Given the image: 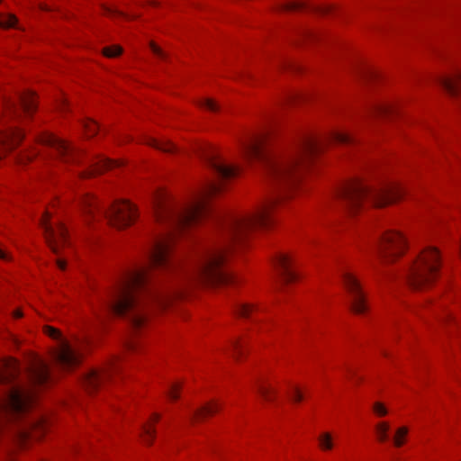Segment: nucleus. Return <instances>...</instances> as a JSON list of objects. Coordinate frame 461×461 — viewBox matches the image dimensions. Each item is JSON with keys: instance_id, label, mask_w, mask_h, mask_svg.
<instances>
[{"instance_id": "obj_1", "label": "nucleus", "mask_w": 461, "mask_h": 461, "mask_svg": "<svg viewBox=\"0 0 461 461\" xmlns=\"http://www.w3.org/2000/svg\"><path fill=\"white\" fill-rule=\"evenodd\" d=\"M217 183L209 182L190 201L179 203L166 193L156 194L154 211L164 231L152 239L147 252L148 264L124 271L115 281L104 302L108 313L124 317L134 328H141L147 321V305L155 303L166 305L178 294L176 291H162L153 283L155 270H174L177 262L172 255L176 233L200 224L211 216L208 198L220 192Z\"/></svg>"}, {"instance_id": "obj_2", "label": "nucleus", "mask_w": 461, "mask_h": 461, "mask_svg": "<svg viewBox=\"0 0 461 461\" xmlns=\"http://www.w3.org/2000/svg\"><path fill=\"white\" fill-rule=\"evenodd\" d=\"M285 196L286 194L281 193L276 194L252 213L217 216L216 220L222 229V240L203 248L199 253L194 270L186 274V276L194 281L213 285L233 282V276L223 267L226 251L230 244L242 240L255 229L271 226L274 222L273 212Z\"/></svg>"}, {"instance_id": "obj_3", "label": "nucleus", "mask_w": 461, "mask_h": 461, "mask_svg": "<svg viewBox=\"0 0 461 461\" xmlns=\"http://www.w3.org/2000/svg\"><path fill=\"white\" fill-rule=\"evenodd\" d=\"M267 138L266 131L249 136L244 143V156L249 161L259 162L270 181L285 186L297 183L303 168L324 146L332 142H353L349 134L332 131L323 136H303L293 150L276 152L268 149Z\"/></svg>"}, {"instance_id": "obj_4", "label": "nucleus", "mask_w": 461, "mask_h": 461, "mask_svg": "<svg viewBox=\"0 0 461 461\" xmlns=\"http://www.w3.org/2000/svg\"><path fill=\"white\" fill-rule=\"evenodd\" d=\"M20 366L14 358L0 361V384L8 386L0 399V416L18 415L25 412L34 401L32 386L43 385L50 380L49 367L38 356H32L27 367L29 384H20L16 379Z\"/></svg>"}, {"instance_id": "obj_5", "label": "nucleus", "mask_w": 461, "mask_h": 461, "mask_svg": "<svg viewBox=\"0 0 461 461\" xmlns=\"http://www.w3.org/2000/svg\"><path fill=\"white\" fill-rule=\"evenodd\" d=\"M404 194L397 183L374 187L359 179L347 182L338 190V198L350 213H356L368 205L382 207L396 202Z\"/></svg>"}, {"instance_id": "obj_6", "label": "nucleus", "mask_w": 461, "mask_h": 461, "mask_svg": "<svg viewBox=\"0 0 461 461\" xmlns=\"http://www.w3.org/2000/svg\"><path fill=\"white\" fill-rule=\"evenodd\" d=\"M80 203L86 221L104 215L111 225L122 229L131 225L136 219L134 205L126 201L113 203L109 210H101L95 198L90 194H84Z\"/></svg>"}, {"instance_id": "obj_7", "label": "nucleus", "mask_w": 461, "mask_h": 461, "mask_svg": "<svg viewBox=\"0 0 461 461\" xmlns=\"http://www.w3.org/2000/svg\"><path fill=\"white\" fill-rule=\"evenodd\" d=\"M440 267L438 250L429 248L423 250L416 261L406 272V279L414 289H421L429 285L437 277Z\"/></svg>"}, {"instance_id": "obj_8", "label": "nucleus", "mask_w": 461, "mask_h": 461, "mask_svg": "<svg viewBox=\"0 0 461 461\" xmlns=\"http://www.w3.org/2000/svg\"><path fill=\"white\" fill-rule=\"evenodd\" d=\"M44 333L50 338L59 341L54 353L57 365L62 368L69 369L79 364L81 347L86 342L77 341V345L74 346L62 336L58 329L48 325L44 327Z\"/></svg>"}, {"instance_id": "obj_9", "label": "nucleus", "mask_w": 461, "mask_h": 461, "mask_svg": "<svg viewBox=\"0 0 461 461\" xmlns=\"http://www.w3.org/2000/svg\"><path fill=\"white\" fill-rule=\"evenodd\" d=\"M39 141L53 149L55 158L65 164L80 162V151L72 144L50 133L45 132L39 136Z\"/></svg>"}, {"instance_id": "obj_10", "label": "nucleus", "mask_w": 461, "mask_h": 461, "mask_svg": "<svg viewBox=\"0 0 461 461\" xmlns=\"http://www.w3.org/2000/svg\"><path fill=\"white\" fill-rule=\"evenodd\" d=\"M406 247L405 238L399 232L383 234L377 246V253L384 259H393L402 255Z\"/></svg>"}, {"instance_id": "obj_11", "label": "nucleus", "mask_w": 461, "mask_h": 461, "mask_svg": "<svg viewBox=\"0 0 461 461\" xmlns=\"http://www.w3.org/2000/svg\"><path fill=\"white\" fill-rule=\"evenodd\" d=\"M36 108L34 94L31 91L19 93L15 100H5V116L8 118H18L22 113L30 114Z\"/></svg>"}, {"instance_id": "obj_12", "label": "nucleus", "mask_w": 461, "mask_h": 461, "mask_svg": "<svg viewBox=\"0 0 461 461\" xmlns=\"http://www.w3.org/2000/svg\"><path fill=\"white\" fill-rule=\"evenodd\" d=\"M50 216L45 214L41 219V227L44 230L46 241L55 254H59L60 248L68 244V231L63 223L59 222L57 227H53L49 222Z\"/></svg>"}, {"instance_id": "obj_13", "label": "nucleus", "mask_w": 461, "mask_h": 461, "mask_svg": "<svg viewBox=\"0 0 461 461\" xmlns=\"http://www.w3.org/2000/svg\"><path fill=\"white\" fill-rule=\"evenodd\" d=\"M343 282L350 294V309L356 314L366 312L368 306L366 296L357 277L350 273L343 274Z\"/></svg>"}, {"instance_id": "obj_14", "label": "nucleus", "mask_w": 461, "mask_h": 461, "mask_svg": "<svg viewBox=\"0 0 461 461\" xmlns=\"http://www.w3.org/2000/svg\"><path fill=\"white\" fill-rule=\"evenodd\" d=\"M203 159L207 167L221 179H230L239 174L240 169L238 167L226 164L214 150L204 151L203 153Z\"/></svg>"}, {"instance_id": "obj_15", "label": "nucleus", "mask_w": 461, "mask_h": 461, "mask_svg": "<svg viewBox=\"0 0 461 461\" xmlns=\"http://www.w3.org/2000/svg\"><path fill=\"white\" fill-rule=\"evenodd\" d=\"M117 370L118 366L116 361H111L100 369H92L84 375L85 386L87 390L94 391L108 380L112 374L117 372Z\"/></svg>"}, {"instance_id": "obj_16", "label": "nucleus", "mask_w": 461, "mask_h": 461, "mask_svg": "<svg viewBox=\"0 0 461 461\" xmlns=\"http://www.w3.org/2000/svg\"><path fill=\"white\" fill-rule=\"evenodd\" d=\"M276 265L280 272L284 283L289 284L297 279V274L293 270V260L286 254H278L276 258Z\"/></svg>"}, {"instance_id": "obj_17", "label": "nucleus", "mask_w": 461, "mask_h": 461, "mask_svg": "<svg viewBox=\"0 0 461 461\" xmlns=\"http://www.w3.org/2000/svg\"><path fill=\"white\" fill-rule=\"evenodd\" d=\"M119 166H121V162L119 161L111 160L105 158H98L91 164L90 168L82 172L80 176L81 177H89L95 174H99L104 170Z\"/></svg>"}, {"instance_id": "obj_18", "label": "nucleus", "mask_w": 461, "mask_h": 461, "mask_svg": "<svg viewBox=\"0 0 461 461\" xmlns=\"http://www.w3.org/2000/svg\"><path fill=\"white\" fill-rule=\"evenodd\" d=\"M441 86L452 96H457L460 93L459 84L461 82V72H457L454 77H442L438 79Z\"/></svg>"}, {"instance_id": "obj_19", "label": "nucleus", "mask_w": 461, "mask_h": 461, "mask_svg": "<svg viewBox=\"0 0 461 461\" xmlns=\"http://www.w3.org/2000/svg\"><path fill=\"white\" fill-rule=\"evenodd\" d=\"M31 426L33 431H23L20 434L22 441H25L30 437H39V434L46 429L47 421L43 418H41L38 420L33 421Z\"/></svg>"}, {"instance_id": "obj_20", "label": "nucleus", "mask_w": 461, "mask_h": 461, "mask_svg": "<svg viewBox=\"0 0 461 461\" xmlns=\"http://www.w3.org/2000/svg\"><path fill=\"white\" fill-rule=\"evenodd\" d=\"M147 143L163 152L173 153L176 151V147L167 140L149 138Z\"/></svg>"}, {"instance_id": "obj_21", "label": "nucleus", "mask_w": 461, "mask_h": 461, "mask_svg": "<svg viewBox=\"0 0 461 461\" xmlns=\"http://www.w3.org/2000/svg\"><path fill=\"white\" fill-rule=\"evenodd\" d=\"M160 416L159 414L158 413H154L152 415V418L150 420V421L147 424H144L142 426V432H141V435L143 437V439L144 441L147 443V444H150L154 438V436H155V430L153 429V422H156L159 420Z\"/></svg>"}, {"instance_id": "obj_22", "label": "nucleus", "mask_w": 461, "mask_h": 461, "mask_svg": "<svg viewBox=\"0 0 461 461\" xmlns=\"http://www.w3.org/2000/svg\"><path fill=\"white\" fill-rule=\"evenodd\" d=\"M218 409H219V406L216 403H208V404L195 410L191 414V420H201L207 415H212V414L215 413L218 411Z\"/></svg>"}, {"instance_id": "obj_23", "label": "nucleus", "mask_w": 461, "mask_h": 461, "mask_svg": "<svg viewBox=\"0 0 461 461\" xmlns=\"http://www.w3.org/2000/svg\"><path fill=\"white\" fill-rule=\"evenodd\" d=\"M257 390L266 402H273L276 395V391L270 385L259 384Z\"/></svg>"}, {"instance_id": "obj_24", "label": "nucleus", "mask_w": 461, "mask_h": 461, "mask_svg": "<svg viewBox=\"0 0 461 461\" xmlns=\"http://www.w3.org/2000/svg\"><path fill=\"white\" fill-rule=\"evenodd\" d=\"M395 107L392 104L379 103L373 105L371 112L376 115H385L393 113Z\"/></svg>"}, {"instance_id": "obj_25", "label": "nucleus", "mask_w": 461, "mask_h": 461, "mask_svg": "<svg viewBox=\"0 0 461 461\" xmlns=\"http://www.w3.org/2000/svg\"><path fill=\"white\" fill-rule=\"evenodd\" d=\"M320 447L323 451L331 450L334 447L333 438L330 432H323L318 437Z\"/></svg>"}, {"instance_id": "obj_26", "label": "nucleus", "mask_w": 461, "mask_h": 461, "mask_svg": "<svg viewBox=\"0 0 461 461\" xmlns=\"http://www.w3.org/2000/svg\"><path fill=\"white\" fill-rule=\"evenodd\" d=\"M389 429L390 425L386 421H382L376 424L375 432L380 442H385L389 438Z\"/></svg>"}, {"instance_id": "obj_27", "label": "nucleus", "mask_w": 461, "mask_h": 461, "mask_svg": "<svg viewBox=\"0 0 461 461\" xmlns=\"http://www.w3.org/2000/svg\"><path fill=\"white\" fill-rule=\"evenodd\" d=\"M256 310V306L250 303H240L236 307V312L239 316L243 318H249L251 312Z\"/></svg>"}, {"instance_id": "obj_28", "label": "nucleus", "mask_w": 461, "mask_h": 461, "mask_svg": "<svg viewBox=\"0 0 461 461\" xmlns=\"http://www.w3.org/2000/svg\"><path fill=\"white\" fill-rule=\"evenodd\" d=\"M17 18L15 15L8 14H0V28H11L14 27L17 24Z\"/></svg>"}, {"instance_id": "obj_29", "label": "nucleus", "mask_w": 461, "mask_h": 461, "mask_svg": "<svg viewBox=\"0 0 461 461\" xmlns=\"http://www.w3.org/2000/svg\"><path fill=\"white\" fill-rule=\"evenodd\" d=\"M408 434V429L406 427L399 428L395 432L393 438L394 445L396 447H402L404 444V437Z\"/></svg>"}, {"instance_id": "obj_30", "label": "nucleus", "mask_w": 461, "mask_h": 461, "mask_svg": "<svg viewBox=\"0 0 461 461\" xmlns=\"http://www.w3.org/2000/svg\"><path fill=\"white\" fill-rule=\"evenodd\" d=\"M122 49L120 46L113 45L110 47H106L103 50V53L105 57L108 58H115L122 54Z\"/></svg>"}, {"instance_id": "obj_31", "label": "nucleus", "mask_w": 461, "mask_h": 461, "mask_svg": "<svg viewBox=\"0 0 461 461\" xmlns=\"http://www.w3.org/2000/svg\"><path fill=\"white\" fill-rule=\"evenodd\" d=\"M199 105L212 112H216L219 109L217 104L213 100L209 98L202 99L199 102Z\"/></svg>"}, {"instance_id": "obj_32", "label": "nucleus", "mask_w": 461, "mask_h": 461, "mask_svg": "<svg viewBox=\"0 0 461 461\" xmlns=\"http://www.w3.org/2000/svg\"><path fill=\"white\" fill-rule=\"evenodd\" d=\"M243 348H244L243 342L240 339H234L230 343V349L232 350L233 355L235 357H238L239 355H240L242 353Z\"/></svg>"}, {"instance_id": "obj_33", "label": "nucleus", "mask_w": 461, "mask_h": 461, "mask_svg": "<svg viewBox=\"0 0 461 461\" xmlns=\"http://www.w3.org/2000/svg\"><path fill=\"white\" fill-rule=\"evenodd\" d=\"M303 4L301 2H290L281 5V9L284 11H294L303 8Z\"/></svg>"}, {"instance_id": "obj_34", "label": "nucleus", "mask_w": 461, "mask_h": 461, "mask_svg": "<svg viewBox=\"0 0 461 461\" xmlns=\"http://www.w3.org/2000/svg\"><path fill=\"white\" fill-rule=\"evenodd\" d=\"M84 127L86 128L87 134L90 136L95 135L99 130L98 124L94 121H87L84 122Z\"/></svg>"}, {"instance_id": "obj_35", "label": "nucleus", "mask_w": 461, "mask_h": 461, "mask_svg": "<svg viewBox=\"0 0 461 461\" xmlns=\"http://www.w3.org/2000/svg\"><path fill=\"white\" fill-rule=\"evenodd\" d=\"M179 388H180V384L177 383H174V384H170V386L167 390L168 397L171 398L172 400H176L179 397V393H178Z\"/></svg>"}, {"instance_id": "obj_36", "label": "nucleus", "mask_w": 461, "mask_h": 461, "mask_svg": "<svg viewBox=\"0 0 461 461\" xmlns=\"http://www.w3.org/2000/svg\"><path fill=\"white\" fill-rule=\"evenodd\" d=\"M150 49L153 51V53L159 59L166 60L167 59V53L164 52L158 46H157L155 43H150Z\"/></svg>"}, {"instance_id": "obj_37", "label": "nucleus", "mask_w": 461, "mask_h": 461, "mask_svg": "<svg viewBox=\"0 0 461 461\" xmlns=\"http://www.w3.org/2000/svg\"><path fill=\"white\" fill-rule=\"evenodd\" d=\"M289 397L294 402H301L303 400V394L297 387L292 388V392L289 393Z\"/></svg>"}, {"instance_id": "obj_38", "label": "nucleus", "mask_w": 461, "mask_h": 461, "mask_svg": "<svg viewBox=\"0 0 461 461\" xmlns=\"http://www.w3.org/2000/svg\"><path fill=\"white\" fill-rule=\"evenodd\" d=\"M374 411L378 416H385L387 414L386 408L381 402H375L373 406Z\"/></svg>"}, {"instance_id": "obj_39", "label": "nucleus", "mask_w": 461, "mask_h": 461, "mask_svg": "<svg viewBox=\"0 0 461 461\" xmlns=\"http://www.w3.org/2000/svg\"><path fill=\"white\" fill-rule=\"evenodd\" d=\"M103 8H104V13L108 15H114V14L124 15V14H122V12H120L119 10H117L115 8L106 6V5H104Z\"/></svg>"}, {"instance_id": "obj_40", "label": "nucleus", "mask_w": 461, "mask_h": 461, "mask_svg": "<svg viewBox=\"0 0 461 461\" xmlns=\"http://www.w3.org/2000/svg\"><path fill=\"white\" fill-rule=\"evenodd\" d=\"M0 259H3V260L10 259L9 254L6 251L3 250L1 248H0Z\"/></svg>"}, {"instance_id": "obj_41", "label": "nucleus", "mask_w": 461, "mask_h": 461, "mask_svg": "<svg viewBox=\"0 0 461 461\" xmlns=\"http://www.w3.org/2000/svg\"><path fill=\"white\" fill-rule=\"evenodd\" d=\"M57 265L62 270L65 269V267H66V262L64 260H62V259H58L57 260Z\"/></svg>"}, {"instance_id": "obj_42", "label": "nucleus", "mask_w": 461, "mask_h": 461, "mask_svg": "<svg viewBox=\"0 0 461 461\" xmlns=\"http://www.w3.org/2000/svg\"><path fill=\"white\" fill-rule=\"evenodd\" d=\"M39 8L42 11H50V9L44 4H39Z\"/></svg>"}, {"instance_id": "obj_43", "label": "nucleus", "mask_w": 461, "mask_h": 461, "mask_svg": "<svg viewBox=\"0 0 461 461\" xmlns=\"http://www.w3.org/2000/svg\"><path fill=\"white\" fill-rule=\"evenodd\" d=\"M14 316L15 318H21L23 316V313L20 310H16L14 312Z\"/></svg>"}, {"instance_id": "obj_44", "label": "nucleus", "mask_w": 461, "mask_h": 461, "mask_svg": "<svg viewBox=\"0 0 461 461\" xmlns=\"http://www.w3.org/2000/svg\"><path fill=\"white\" fill-rule=\"evenodd\" d=\"M304 37L312 38V37H315V35H314V33H313V32H304Z\"/></svg>"}, {"instance_id": "obj_45", "label": "nucleus", "mask_w": 461, "mask_h": 461, "mask_svg": "<svg viewBox=\"0 0 461 461\" xmlns=\"http://www.w3.org/2000/svg\"><path fill=\"white\" fill-rule=\"evenodd\" d=\"M60 106H61L62 108H65V107H67V106H68V103H67V100H66V99H62V100H61Z\"/></svg>"}, {"instance_id": "obj_46", "label": "nucleus", "mask_w": 461, "mask_h": 461, "mask_svg": "<svg viewBox=\"0 0 461 461\" xmlns=\"http://www.w3.org/2000/svg\"><path fill=\"white\" fill-rule=\"evenodd\" d=\"M321 12H323V13H329V12H330V7L322 8V9H321Z\"/></svg>"}, {"instance_id": "obj_47", "label": "nucleus", "mask_w": 461, "mask_h": 461, "mask_svg": "<svg viewBox=\"0 0 461 461\" xmlns=\"http://www.w3.org/2000/svg\"><path fill=\"white\" fill-rule=\"evenodd\" d=\"M366 74L370 75V76H373V72H371V71H367Z\"/></svg>"}, {"instance_id": "obj_48", "label": "nucleus", "mask_w": 461, "mask_h": 461, "mask_svg": "<svg viewBox=\"0 0 461 461\" xmlns=\"http://www.w3.org/2000/svg\"><path fill=\"white\" fill-rule=\"evenodd\" d=\"M26 159H27V160L32 159V156H31V155H30V156H27V157H26Z\"/></svg>"}, {"instance_id": "obj_49", "label": "nucleus", "mask_w": 461, "mask_h": 461, "mask_svg": "<svg viewBox=\"0 0 461 461\" xmlns=\"http://www.w3.org/2000/svg\"><path fill=\"white\" fill-rule=\"evenodd\" d=\"M2 2V0H0V3Z\"/></svg>"}]
</instances>
